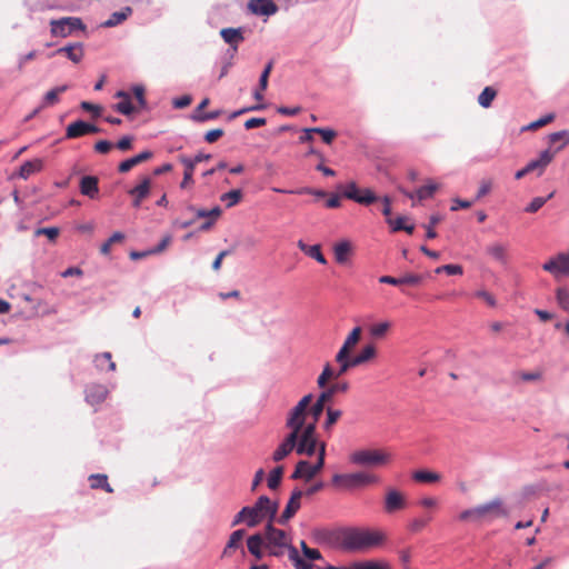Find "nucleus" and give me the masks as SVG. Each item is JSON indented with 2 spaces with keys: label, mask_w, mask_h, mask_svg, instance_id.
<instances>
[{
  "label": "nucleus",
  "mask_w": 569,
  "mask_h": 569,
  "mask_svg": "<svg viewBox=\"0 0 569 569\" xmlns=\"http://www.w3.org/2000/svg\"><path fill=\"white\" fill-rule=\"evenodd\" d=\"M378 477L366 471L347 473V487L355 488L378 482Z\"/></svg>",
  "instance_id": "f3484780"
},
{
  "label": "nucleus",
  "mask_w": 569,
  "mask_h": 569,
  "mask_svg": "<svg viewBox=\"0 0 569 569\" xmlns=\"http://www.w3.org/2000/svg\"><path fill=\"white\" fill-rule=\"evenodd\" d=\"M272 70V62H268L259 78V88L254 90L253 98L258 101L263 99L262 91L268 87V78Z\"/></svg>",
  "instance_id": "7c9ffc66"
},
{
  "label": "nucleus",
  "mask_w": 569,
  "mask_h": 569,
  "mask_svg": "<svg viewBox=\"0 0 569 569\" xmlns=\"http://www.w3.org/2000/svg\"><path fill=\"white\" fill-rule=\"evenodd\" d=\"M549 141L552 144H555V143L559 142V141L562 142L560 146H558L556 148V151L559 152L566 146L569 144V131L568 130H561V131L553 132V133L549 134Z\"/></svg>",
  "instance_id": "4c0bfd02"
},
{
  "label": "nucleus",
  "mask_w": 569,
  "mask_h": 569,
  "mask_svg": "<svg viewBox=\"0 0 569 569\" xmlns=\"http://www.w3.org/2000/svg\"><path fill=\"white\" fill-rule=\"evenodd\" d=\"M246 535V531L244 529H238V530H234L230 537H229V540L227 542V546L226 548L223 549V552H222V556L223 557H227L228 556V552L230 549H237L240 545V541L242 540V538L244 537Z\"/></svg>",
  "instance_id": "72a5a7b5"
},
{
  "label": "nucleus",
  "mask_w": 569,
  "mask_h": 569,
  "mask_svg": "<svg viewBox=\"0 0 569 569\" xmlns=\"http://www.w3.org/2000/svg\"><path fill=\"white\" fill-rule=\"evenodd\" d=\"M338 189L342 190V196L345 198L357 202L360 190L356 182L351 181V182L347 183L346 186L341 184L338 187Z\"/></svg>",
  "instance_id": "79ce46f5"
},
{
  "label": "nucleus",
  "mask_w": 569,
  "mask_h": 569,
  "mask_svg": "<svg viewBox=\"0 0 569 569\" xmlns=\"http://www.w3.org/2000/svg\"><path fill=\"white\" fill-rule=\"evenodd\" d=\"M442 220L440 214H432L429 219V224L427 226L426 237L428 239H433L437 237V232L435 231V226L438 224Z\"/></svg>",
  "instance_id": "5fc2aeb1"
},
{
  "label": "nucleus",
  "mask_w": 569,
  "mask_h": 569,
  "mask_svg": "<svg viewBox=\"0 0 569 569\" xmlns=\"http://www.w3.org/2000/svg\"><path fill=\"white\" fill-rule=\"evenodd\" d=\"M180 162L184 166L183 179L180 183L181 188H186L188 183L192 182V174L196 164L191 162V158L187 156L180 157Z\"/></svg>",
  "instance_id": "473e14b6"
},
{
  "label": "nucleus",
  "mask_w": 569,
  "mask_h": 569,
  "mask_svg": "<svg viewBox=\"0 0 569 569\" xmlns=\"http://www.w3.org/2000/svg\"><path fill=\"white\" fill-rule=\"evenodd\" d=\"M391 453L381 449H360L353 451L349 460L359 467H382L391 461Z\"/></svg>",
  "instance_id": "7ed1b4c3"
},
{
  "label": "nucleus",
  "mask_w": 569,
  "mask_h": 569,
  "mask_svg": "<svg viewBox=\"0 0 569 569\" xmlns=\"http://www.w3.org/2000/svg\"><path fill=\"white\" fill-rule=\"evenodd\" d=\"M497 96V91L492 87H486L478 97V103L482 108H489Z\"/></svg>",
  "instance_id": "58836bf2"
},
{
  "label": "nucleus",
  "mask_w": 569,
  "mask_h": 569,
  "mask_svg": "<svg viewBox=\"0 0 569 569\" xmlns=\"http://www.w3.org/2000/svg\"><path fill=\"white\" fill-rule=\"evenodd\" d=\"M94 365L97 369L108 371H114L116 370V363L112 361L111 353L106 351L100 355H97L94 358Z\"/></svg>",
  "instance_id": "2f4dec72"
},
{
  "label": "nucleus",
  "mask_w": 569,
  "mask_h": 569,
  "mask_svg": "<svg viewBox=\"0 0 569 569\" xmlns=\"http://www.w3.org/2000/svg\"><path fill=\"white\" fill-rule=\"evenodd\" d=\"M559 273L569 274V256L560 252L556 256Z\"/></svg>",
  "instance_id": "864d4df0"
},
{
  "label": "nucleus",
  "mask_w": 569,
  "mask_h": 569,
  "mask_svg": "<svg viewBox=\"0 0 569 569\" xmlns=\"http://www.w3.org/2000/svg\"><path fill=\"white\" fill-rule=\"evenodd\" d=\"M378 200V197L370 189L360 190L357 203L369 206Z\"/></svg>",
  "instance_id": "de8ad7c7"
},
{
  "label": "nucleus",
  "mask_w": 569,
  "mask_h": 569,
  "mask_svg": "<svg viewBox=\"0 0 569 569\" xmlns=\"http://www.w3.org/2000/svg\"><path fill=\"white\" fill-rule=\"evenodd\" d=\"M248 8L257 16L269 17L278 11V7L272 0H251L248 3Z\"/></svg>",
  "instance_id": "dca6fc26"
},
{
  "label": "nucleus",
  "mask_w": 569,
  "mask_h": 569,
  "mask_svg": "<svg viewBox=\"0 0 569 569\" xmlns=\"http://www.w3.org/2000/svg\"><path fill=\"white\" fill-rule=\"evenodd\" d=\"M273 522L274 521H268L264 528V535L262 536L266 540V545L287 547V550L289 551V547L292 545L289 542L287 533L283 530L276 528Z\"/></svg>",
  "instance_id": "6e6552de"
},
{
  "label": "nucleus",
  "mask_w": 569,
  "mask_h": 569,
  "mask_svg": "<svg viewBox=\"0 0 569 569\" xmlns=\"http://www.w3.org/2000/svg\"><path fill=\"white\" fill-rule=\"evenodd\" d=\"M242 198V191L240 189H233L229 192L221 194L220 200L226 202L227 208L236 206Z\"/></svg>",
  "instance_id": "a19ab883"
},
{
  "label": "nucleus",
  "mask_w": 569,
  "mask_h": 569,
  "mask_svg": "<svg viewBox=\"0 0 569 569\" xmlns=\"http://www.w3.org/2000/svg\"><path fill=\"white\" fill-rule=\"evenodd\" d=\"M326 411H327V419H326V421L323 423V429L328 431V430H330L332 428V426L341 417L342 411L339 410V409H335L332 407H328L326 409Z\"/></svg>",
  "instance_id": "a18cd8bd"
},
{
  "label": "nucleus",
  "mask_w": 569,
  "mask_h": 569,
  "mask_svg": "<svg viewBox=\"0 0 569 569\" xmlns=\"http://www.w3.org/2000/svg\"><path fill=\"white\" fill-rule=\"evenodd\" d=\"M297 246L308 257L315 259L316 261H318L321 264H327V259L321 252L320 244L309 246L306 242H303L302 240H299Z\"/></svg>",
  "instance_id": "a878e982"
},
{
  "label": "nucleus",
  "mask_w": 569,
  "mask_h": 569,
  "mask_svg": "<svg viewBox=\"0 0 569 569\" xmlns=\"http://www.w3.org/2000/svg\"><path fill=\"white\" fill-rule=\"evenodd\" d=\"M363 363L370 361L376 356V347L372 343L365 346L358 353Z\"/></svg>",
  "instance_id": "6e6d98bb"
},
{
  "label": "nucleus",
  "mask_w": 569,
  "mask_h": 569,
  "mask_svg": "<svg viewBox=\"0 0 569 569\" xmlns=\"http://www.w3.org/2000/svg\"><path fill=\"white\" fill-rule=\"evenodd\" d=\"M556 153V150L551 151L550 149H546L540 152L539 158L537 160L539 161L541 167L546 169L547 166L553 160Z\"/></svg>",
  "instance_id": "680f3d73"
},
{
  "label": "nucleus",
  "mask_w": 569,
  "mask_h": 569,
  "mask_svg": "<svg viewBox=\"0 0 569 569\" xmlns=\"http://www.w3.org/2000/svg\"><path fill=\"white\" fill-rule=\"evenodd\" d=\"M220 36L228 44H239L244 39L241 28H224L220 31Z\"/></svg>",
  "instance_id": "c756f323"
},
{
  "label": "nucleus",
  "mask_w": 569,
  "mask_h": 569,
  "mask_svg": "<svg viewBox=\"0 0 569 569\" xmlns=\"http://www.w3.org/2000/svg\"><path fill=\"white\" fill-rule=\"evenodd\" d=\"M298 439L299 436L289 432L272 453V460L279 462L289 456L293 450H296Z\"/></svg>",
  "instance_id": "ddd939ff"
},
{
  "label": "nucleus",
  "mask_w": 569,
  "mask_h": 569,
  "mask_svg": "<svg viewBox=\"0 0 569 569\" xmlns=\"http://www.w3.org/2000/svg\"><path fill=\"white\" fill-rule=\"evenodd\" d=\"M546 202H547V199H543V197H536L525 208V211L528 212V213H535L539 209H541L545 206Z\"/></svg>",
  "instance_id": "e2e57ef3"
},
{
  "label": "nucleus",
  "mask_w": 569,
  "mask_h": 569,
  "mask_svg": "<svg viewBox=\"0 0 569 569\" xmlns=\"http://www.w3.org/2000/svg\"><path fill=\"white\" fill-rule=\"evenodd\" d=\"M289 559L293 562L296 569H312V563L303 560L295 546L289 547Z\"/></svg>",
  "instance_id": "e433bc0d"
},
{
  "label": "nucleus",
  "mask_w": 569,
  "mask_h": 569,
  "mask_svg": "<svg viewBox=\"0 0 569 569\" xmlns=\"http://www.w3.org/2000/svg\"><path fill=\"white\" fill-rule=\"evenodd\" d=\"M336 378L335 371L330 367L329 363H327L321 372V375L318 377L317 383L320 388H325L328 380Z\"/></svg>",
  "instance_id": "3c124183"
},
{
  "label": "nucleus",
  "mask_w": 569,
  "mask_h": 569,
  "mask_svg": "<svg viewBox=\"0 0 569 569\" xmlns=\"http://www.w3.org/2000/svg\"><path fill=\"white\" fill-rule=\"evenodd\" d=\"M307 410L299 406H295L288 413L286 427L290 429V433L299 436L303 429H306Z\"/></svg>",
  "instance_id": "9d476101"
},
{
  "label": "nucleus",
  "mask_w": 569,
  "mask_h": 569,
  "mask_svg": "<svg viewBox=\"0 0 569 569\" xmlns=\"http://www.w3.org/2000/svg\"><path fill=\"white\" fill-rule=\"evenodd\" d=\"M247 526L249 528L257 527L264 519L276 521L278 512V502H272L267 496H260L253 506H246Z\"/></svg>",
  "instance_id": "f257e3e1"
},
{
  "label": "nucleus",
  "mask_w": 569,
  "mask_h": 569,
  "mask_svg": "<svg viewBox=\"0 0 569 569\" xmlns=\"http://www.w3.org/2000/svg\"><path fill=\"white\" fill-rule=\"evenodd\" d=\"M307 410L299 406H295L288 413L286 427L290 429V433L299 436L303 429H306Z\"/></svg>",
  "instance_id": "1a4fd4ad"
},
{
  "label": "nucleus",
  "mask_w": 569,
  "mask_h": 569,
  "mask_svg": "<svg viewBox=\"0 0 569 569\" xmlns=\"http://www.w3.org/2000/svg\"><path fill=\"white\" fill-rule=\"evenodd\" d=\"M355 569H388V567L386 565H381L378 562L368 561V562L356 565Z\"/></svg>",
  "instance_id": "774afa93"
},
{
  "label": "nucleus",
  "mask_w": 569,
  "mask_h": 569,
  "mask_svg": "<svg viewBox=\"0 0 569 569\" xmlns=\"http://www.w3.org/2000/svg\"><path fill=\"white\" fill-rule=\"evenodd\" d=\"M66 54L74 63H79L83 58V46L81 42L69 43L56 50L51 56Z\"/></svg>",
  "instance_id": "6ab92c4d"
},
{
  "label": "nucleus",
  "mask_w": 569,
  "mask_h": 569,
  "mask_svg": "<svg viewBox=\"0 0 569 569\" xmlns=\"http://www.w3.org/2000/svg\"><path fill=\"white\" fill-rule=\"evenodd\" d=\"M317 472H313L312 466L307 460H300L296 465V469L291 475V478L297 479H305L306 481L311 480Z\"/></svg>",
  "instance_id": "bb28decb"
},
{
  "label": "nucleus",
  "mask_w": 569,
  "mask_h": 569,
  "mask_svg": "<svg viewBox=\"0 0 569 569\" xmlns=\"http://www.w3.org/2000/svg\"><path fill=\"white\" fill-rule=\"evenodd\" d=\"M300 547H301V550H302V553L305 555L306 558H308L309 560H319L321 559V553L318 549H312V548H309L306 543V541H301L300 542Z\"/></svg>",
  "instance_id": "052dcab7"
},
{
  "label": "nucleus",
  "mask_w": 569,
  "mask_h": 569,
  "mask_svg": "<svg viewBox=\"0 0 569 569\" xmlns=\"http://www.w3.org/2000/svg\"><path fill=\"white\" fill-rule=\"evenodd\" d=\"M486 253L501 266L509 262L508 244L496 241L486 247Z\"/></svg>",
  "instance_id": "4468645a"
},
{
  "label": "nucleus",
  "mask_w": 569,
  "mask_h": 569,
  "mask_svg": "<svg viewBox=\"0 0 569 569\" xmlns=\"http://www.w3.org/2000/svg\"><path fill=\"white\" fill-rule=\"evenodd\" d=\"M438 188H439V186L433 182L422 186L417 190V198L419 200L428 199L433 196V193L438 190Z\"/></svg>",
  "instance_id": "49530a36"
},
{
  "label": "nucleus",
  "mask_w": 569,
  "mask_h": 569,
  "mask_svg": "<svg viewBox=\"0 0 569 569\" xmlns=\"http://www.w3.org/2000/svg\"><path fill=\"white\" fill-rule=\"evenodd\" d=\"M86 401L91 405H100L108 396V389L103 385L91 383L84 389Z\"/></svg>",
  "instance_id": "2eb2a0df"
},
{
  "label": "nucleus",
  "mask_w": 569,
  "mask_h": 569,
  "mask_svg": "<svg viewBox=\"0 0 569 569\" xmlns=\"http://www.w3.org/2000/svg\"><path fill=\"white\" fill-rule=\"evenodd\" d=\"M87 27L78 17H63L50 21V33L52 37L67 38L77 32H86Z\"/></svg>",
  "instance_id": "20e7f679"
},
{
  "label": "nucleus",
  "mask_w": 569,
  "mask_h": 569,
  "mask_svg": "<svg viewBox=\"0 0 569 569\" xmlns=\"http://www.w3.org/2000/svg\"><path fill=\"white\" fill-rule=\"evenodd\" d=\"M302 496H303V492L298 488H296L291 492V496L286 505L284 510L282 511V513L280 515L279 518L276 517V521L279 525L284 526L296 515V512L301 507L300 499Z\"/></svg>",
  "instance_id": "9b49d317"
},
{
  "label": "nucleus",
  "mask_w": 569,
  "mask_h": 569,
  "mask_svg": "<svg viewBox=\"0 0 569 569\" xmlns=\"http://www.w3.org/2000/svg\"><path fill=\"white\" fill-rule=\"evenodd\" d=\"M132 13V9L130 7H124L120 11H116L111 13L108 20H106L101 26L103 28H113L124 20H127Z\"/></svg>",
  "instance_id": "cd10ccee"
},
{
  "label": "nucleus",
  "mask_w": 569,
  "mask_h": 569,
  "mask_svg": "<svg viewBox=\"0 0 569 569\" xmlns=\"http://www.w3.org/2000/svg\"><path fill=\"white\" fill-rule=\"evenodd\" d=\"M556 299L559 307L569 311V290L566 288H558L556 291Z\"/></svg>",
  "instance_id": "09e8293b"
},
{
  "label": "nucleus",
  "mask_w": 569,
  "mask_h": 569,
  "mask_svg": "<svg viewBox=\"0 0 569 569\" xmlns=\"http://www.w3.org/2000/svg\"><path fill=\"white\" fill-rule=\"evenodd\" d=\"M100 129L94 124L88 123L83 120H77L70 123L66 130V137L68 139L79 138L89 133L99 132Z\"/></svg>",
  "instance_id": "f8f14e48"
},
{
  "label": "nucleus",
  "mask_w": 569,
  "mask_h": 569,
  "mask_svg": "<svg viewBox=\"0 0 569 569\" xmlns=\"http://www.w3.org/2000/svg\"><path fill=\"white\" fill-rule=\"evenodd\" d=\"M400 281H401V286L402 284L416 286L422 281V276L415 274V273H408V274H405L403 277H400Z\"/></svg>",
  "instance_id": "338daca9"
},
{
  "label": "nucleus",
  "mask_w": 569,
  "mask_h": 569,
  "mask_svg": "<svg viewBox=\"0 0 569 569\" xmlns=\"http://www.w3.org/2000/svg\"><path fill=\"white\" fill-rule=\"evenodd\" d=\"M352 250L351 243L348 240L339 241L333 247V253L336 261L340 264H343L348 260V256Z\"/></svg>",
  "instance_id": "c85d7f7f"
},
{
  "label": "nucleus",
  "mask_w": 569,
  "mask_h": 569,
  "mask_svg": "<svg viewBox=\"0 0 569 569\" xmlns=\"http://www.w3.org/2000/svg\"><path fill=\"white\" fill-rule=\"evenodd\" d=\"M317 421H312L306 426V429L299 433V439L297 440L296 452L300 456H309L311 457L316 449H319V442L316 436V426Z\"/></svg>",
  "instance_id": "423d86ee"
},
{
  "label": "nucleus",
  "mask_w": 569,
  "mask_h": 569,
  "mask_svg": "<svg viewBox=\"0 0 569 569\" xmlns=\"http://www.w3.org/2000/svg\"><path fill=\"white\" fill-rule=\"evenodd\" d=\"M34 236H47L51 241H53L59 236V229L57 227L38 228L34 231Z\"/></svg>",
  "instance_id": "4d7b16f0"
},
{
  "label": "nucleus",
  "mask_w": 569,
  "mask_h": 569,
  "mask_svg": "<svg viewBox=\"0 0 569 569\" xmlns=\"http://www.w3.org/2000/svg\"><path fill=\"white\" fill-rule=\"evenodd\" d=\"M114 110L124 116H130L133 112L134 108L129 98V99H123L122 101L118 102L114 106Z\"/></svg>",
  "instance_id": "bf43d9fd"
},
{
  "label": "nucleus",
  "mask_w": 569,
  "mask_h": 569,
  "mask_svg": "<svg viewBox=\"0 0 569 569\" xmlns=\"http://www.w3.org/2000/svg\"><path fill=\"white\" fill-rule=\"evenodd\" d=\"M67 89H68V86L62 84V86L56 87V88L51 89L50 91H48L43 97V102H42L43 108L47 106H52V104L57 103L59 101V94L67 91Z\"/></svg>",
  "instance_id": "c9c22d12"
},
{
  "label": "nucleus",
  "mask_w": 569,
  "mask_h": 569,
  "mask_svg": "<svg viewBox=\"0 0 569 569\" xmlns=\"http://www.w3.org/2000/svg\"><path fill=\"white\" fill-rule=\"evenodd\" d=\"M79 188L83 196L94 199L99 193V179L94 176H83Z\"/></svg>",
  "instance_id": "aec40b11"
},
{
  "label": "nucleus",
  "mask_w": 569,
  "mask_h": 569,
  "mask_svg": "<svg viewBox=\"0 0 569 569\" xmlns=\"http://www.w3.org/2000/svg\"><path fill=\"white\" fill-rule=\"evenodd\" d=\"M361 337V328L356 327L352 329V331L347 336L343 345L341 346L340 350L338 351V358L339 360L345 357V355H349L351 349L359 342Z\"/></svg>",
  "instance_id": "393cba45"
},
{
  "label": "nucleus",
  "mask_w": 569,
  "mask_h": 569,
  "mask_svg": "<svg viewBox=\"0 0 569 569\" xmlns=\"http://www.w3.org/2000/svg\"><path fill=\"white\" fill-rule=\"evenodd\" d=\"M480 520L486 518L507 517L509 511L503 507L500 498H495L483 505L477 506Z\"/></svg>",
  "instance_id": "0eeeda50"
},
{
  "label": "nucleus",
  "mask_w": 569,
  "mask_h": 569,
  "mask_svg": "<svg viewBox=\"0 0 569 569\" xmlns=\"http://www.w3.org/2000/svg\"><path fill=\"white\" fill-rule=\"evenodd\" d=\"M325 457H326V443L320 442L318 450V459L315 465H311L313 468V472H319L325 466Z\"/></svg>",
  "instance_id": "13d9d810"
},
{
  "label": "nucleus",
  "mask_w": 569,
  "mask_h": 569,
  "mask_svg": "<svg viewBox=\"0 0 569 569\" xmlns=\"http://www.w3.org/2000/svg\"><path fill=\"white\" fill-rule=\"evenodd\" d=\"M221 114L220 110L209 111L204 113H192L191 119L196 122H206L217 119Z\"/></svg>",
  "instance_id": "603ef678"
},
{
  "label": "nucleus",
  "mask_w": 569,
  "mask_h": 569,
  "mask_svg": "<svg viewBox=\"0 0 569 569\" xmlns=\"http://www.w3.org/2000/svg\"><path fill=\"white\" fill-rule=\"evenodd\" d=\"M390 326L391 325L388 321L375 323L370 327V333H371V336H373L376 338L383 337L387 333V331L390 329Z\"/></svg>",
  "instance_id": "8fccbe9b"
},
{
  "label": "nucleus",
  "mask_w": 569,
  "mask_h": 569,
  "mask_svg": "<svg viewBox=\"0 0 569 569\" xmlns=\"http://www.w3.org/2000/svg\"><path fill=\"white\" fill-rule=\"evenodd\" d=\"M383 536L369 529H350L345 533L343 543L350 550H367L379 546Z\"/></svg>",
  "instance_id": "f03ea898"
},
{
  "label": "nucleus",
  "mask_w": 569,
  "mask_h": 569,
  "mask_svg": "<svg viewBox=\"0 0 569 569\" xmlns=\"http://www.w3.org/2000/svg\"><path fill=\"white\" fill-rule=\"evenodd\" d=\"M282 475H283L282 466H278L273 470H271V472L269 473V477H268V487L271 490H276L280 486Z\"/></svg>",
  "instance_id": "37998d69"
},
{
  "label": "nucleus",
  "mask_w": 569,
  "mask_h": 569,
  "mask_svg": "<svg viewBox=\"0 0 569 569\" xmlns=\"http://www.w3.org/2000/svg\"><path fill=\"white\" fill-rule=\"evenodd\" d=\"M317 133L321 136L327 144H330L337 136V132L329 128H317Z\"/></svg>",
  "instance_id": "69168bd1"
},
{
  "label": "nucleus",
  "mask_w": 569,
  "mask_h": 569,
  "mask_svg": "<svg viewBox=\"0 0 569 569\" xmlns=\"http://www.w3.org/2000/svg\"><path fill=\"white\" fill-rule=\"evenodd\" d=\"M248 551L260 560L263 557L262 547L266 548V540L261 533H254L247 539Z\"/></svg>",
  "instance_id": "b1692460"
},
{
  "label": "nucleus",
  "mask_w": 569,
  "mask_h": 569,
  "mask_svg": "<svg viewBox=\"0 0 569 569\" xmlns=\"http://www.w3.org/2000/svg\"><path fill=\"white\" fill-rule=\"evenodd\" d=\"M124 239V234L120 231L114 232L106 242L100 247V252L103 256H108L111 251V246L117 242H121Z\"/></svg>",
  "instance_id": "c03bdc74"
},
{
  "label": "nucleus",
  "mask_w": 569,
  "mask_h": 569,
  "mask_svg": "<svg viewBox=\"0 0 569 569\" xmlns=\"http://www.w3.org/2000/svg\"><path fill=\"white\" fill-rule=\"evenodd\" d=\"M151 180L149 177H144L139 184L129 190V194L133 197L132 206L139 208L141 201L146 199L150 193Z\"/></svg>",
  "instance_id": "a211bd4d"
},
{
  "label": "nucleus",
  "mask_w": 569,
  "mask_h": 569,
  "mask_svg": "<svg viewBox=\"0 0 569 569\" xmlns=\"http://www.w3.org/2000/svg\"><path fill=\"white\" fill-rule=\"evenodd\" d=\"M152 156L153 154L151 151L144 150V151L122 161L118 167V171L120 173H126V172L130 171L134 166H138L139 163L149 160L150 158H152Z\"/></svg>",
  "instance_id": "4be33fe9"
},
{
  "label": "nucleus",
  "mask_w": 569,
  "mask_h": 569,
  "mask_svg": "<svg viewBox=\"0 0 569 569\" xmlns=\"http://www.w3.org/2000/svg\"><path fill=\"white\" fill-rule=\"evenodd\" d=\"M89 480H90V486L92 489H104L107 492H112L113 489L111 488V486L109 485L108 482V477L106 475H101V473H97V475H91L89 477Z\"/></svg>",
  "instance_id": "f704fd0d"
},
{
  "label": "nucleus",
  "mask_w": 569,
  "mask_h": 569,
  "mask_svg": "<svg viewBox=\"0 0 569 569\" xmlns=\"http://www.w3.org/2000/svg\"><path fill=\"white\" fill-rule=\"evenodd\" d=\"M405 507L402 495L396 489H390L386 495L385 509L391 513Z\"/></svg>",
  "instance_id": "412c9836"
},
{
  "label": "nucleus",
  "mask_w": 569,
  "mask_h": 569,
  "mask_svg": "<svg viewBox=\"0 0 569 569\" xmlns=\"http://www.w3.org/2000/svg\"><path fill=\"white\" fill-rule=\"evenodd\" d=\"M459 520H461V521H479L480 518L478 515L477 507L466 509L462 512H460Z\"/></svg>",
  "instance_id": "0e129e2a"
},
{
  "label": "nucleus",
  "mask_w": 569,
  "mask_h": 569,
  "mask_svg": "<svg viewBox=\"0 0 569 569\" xmlns=\"http://www.w3.org/2000/svg\"><path fill=\"white\" fill-rule=\"evenodd\" d=\"M412 478L418 482H436L440 479V475L429 470H417Z\"/></svg>",
  "instance_id": "ea45409f"
},
{
  "label": "nucleus",
  "mask_w": 569,
  "mask_h": 569,
  "mask_svg": "<svg viewBox=\"0 0 569 569\" xmlns=\"http://www.w3.org/2000/svg\"><path fill=\"white\" fill-rule=\"evenodd\" d=\"M349 389V383L347 381H340L332 383L329 388L323 390L316 402L310 407V415L312 416L315 421H318L320 416L325 410V406L327 402H331V399L335 395L340 392H346Z\"/></svg>",
  "instance_id": "39448f33"
},
{
  "label": "nucleus",
  "mask_w": 569,
  "mask_h": 569,
  "mask_svg": "<svg viewBox=\"0 0 569 569\" xmlns=\"http://www.w3.org/2000/svg\"><path fill=\"white\" fill-rule=\"evenodd\" d=\"M42 168L43 161L41 159L28 160L22 163L16 176L23 180H27L30 176L41 171Z\"/></svg>",
  "instance_id": "5701e85b"
}]
</instances>
